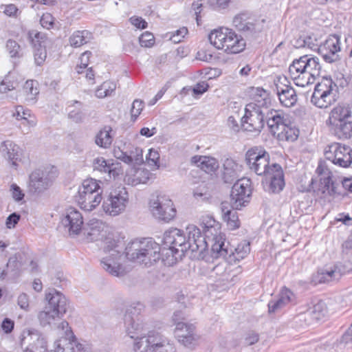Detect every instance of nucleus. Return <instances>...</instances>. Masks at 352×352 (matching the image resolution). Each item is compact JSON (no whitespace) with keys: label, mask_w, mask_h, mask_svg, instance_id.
I'll use <instances>...</instances> for the list:
<instances>
[{"label":"nucleus","mask_w":352,"mask_h":352,"mask_svg":"<svg viewBox=\"0 0 352 352\" xmlns=\"http://www.w3.org/2000/svg\"><path fill=\"white\" fill-rule=\"evenodd\" d=\"M19 86V82L14 74L10 73L2 80H0V94L12 91Z\"/></svg>","instance_id":"obj_43"},{"label":"nucleus","mask_w":352,"mask_h":352,"mask_svg":"<svg viewBox=\"0 0 352 352\" xmlns=\"http://www.w3.org/2000/svg\"><path fill=\"white\" fill-rule=\"evenodd\" d=\"M34 57L36 64L37 65H41L45 62L47 57L45 47L43 46L34 48Z\"/></svg>","instance_id":"obj_50"},{"label":"nucleus","mask_w":352,"mask_h":352,"mask_svg":"<svg viewBox=\"0 0 352 352\" xmlns=\"http://www.w3.org/2000/svg\"><path fill=\"white\" fill-rule=\"evenodd\" d=\"M113 155L118 160L122 161L126 164H129L128 151H123L120 148H115L113 149Z\"/></svg>","instance_id":"obj_60"},{"label":"nucleus","mask_w":352,"mask_h":352,"mask_svg":"<svg viewBox=\"0 0 352 352\" xmlns=\"http://www.w3.org/2000/svg\"><path fill=\"white\" fill-rule=\"evenodd\" d=\"M10 190L11 192L12 198L16 201H20L23 199L25 195L23 192V191L21 189V188L18 185H16V184H12L10 186Z\"/></svg>","instance_id":"obj_55"},{"label":"nucleus","mask_w":352,"mask_h":352,"mask_svg":"<svg viewBox=\"0 0 352 352\" xmlns=\"http://www.w3.org/2000/svg\"><path fill=\"white\" fill-rule=\"evenodd\" d=\"M221 210L223 218L227 222L228 226L230 230H235L240 226L237 212L234 210L228 209L227 204L222 203Z\"/></svg>","instance_id":"obj_38"},{"label":"nucleus","mask_w":352,"mask_h":352,"mask_svg":"<svg viewBox=\"0 0 352 352\" xmlns=\"http://www.w3.org/2000/svg\"><path fill=\"white\" fill-rule=\"evenodd\" d=\"M272 111H276L271 109V111H261L255 109H245V115L241 118L242 127L245 131L261 132L265 125V119L267 121L269 117L272 116Z\"/></svg>","instance_id":"obj_20"},{"label":"nucleus","mask_w":352,"mask_h":352,"mask_svg":"<svg viewBox=\"0 0 352 352\" xmlns=\"http://www.w3.org/2000/svg\"><path fill=\"white\" fill-rule=\"evenodd\" d=\"M258 334L254 331H250L245 335L244 343L247 346H250L256 343L258 341Z\"/></svg>","instance_id":"obj_59"},{"label":"nucleus","mask_w":352,"mask_h":352,"mask_svg":"<svg viewBox=\"0 0 352 352\" xmlns=\"http://www.w3.org/2000/svg\"><path fill=\"white\" fill-rule=\"evenodd\" d=\"M245 162L249 168L258 175L267 176L274 168L270 164V154L258 147H253L245 153Z\"/></svg>","instance_id":"obj_12"},{"label":"nucleus","mask_w":352,"mask_h":352,"mask_svg":"<svg viewBox=\"0 0 352 352\" xmlns=\"http://www.w3.org/2000/svg\"><path fill=\"white\" fill-rule=\"evenodd\" d=\"M17 303L21 309L28 311L29 308V296L26 294H21L18 297Z\"/></svg>","instance_id":"obj_62"},{"label":"nucleus","mask_w":352,"mask_h":352,"mask_svg":"<svg viewBox=\"0 0 352 352\" xmlns=\"http://www.w3.org/2000/svg\"><path fill=\"white\" fill-rule=\"evenodd\" d=\"M144 306L138 302L131 305L124 317L126 332L132 339H135V352H175L174 345L155 331H150L146 336L139 338L142 329L140 316Z\"/></svg>","instance_id":"obj_2"},{"label":"nucleus","mask_w":352,"mask_h":352,"mask_svg":"<svg viewBox=\"0 0 352 352\" xmlns=\"http://www.w3.org/2000/svg\"><path fill=\"white\" fill-rule=\"evenodd\" d=\"M190 162L207 173L215 172L219 166L216 158L206 155H195L191 157Z\"/></svg>","instance_id":"obj_32"},{"label":"nucleus","mask_w":352,"mask_h":352,"mask_svg":"<svg viewBox=\"0 0 352 352\" xmlns=\"http://www.w3.org/2000/svg\"><path fill=\"white\" fill-rule=\"evenodd\" d=\"M329 130L339 139H349L352 137V119Z\"/></svg>","instance_id":"obj_41"},{"label":"nucleus","mask_w":352,"mask_h":352,"mask_svg":"<svg viewBox=\"0 0 352 352\" xmlns=\"http://www.w3.org/2000/svg\"><path fill=\"white\" fill-rule=\"evenodd\" d=\"M102 199L103 211L112 217L124 212L129 201L126 189L121 186L111 188Z\"/></svg>","instance_id":"obj_8"},{"label":"nucleus","mask_w":352,"mask_h":352,"mask_svg":"<svg viewBox=\"0 0 352 352\" xmlns=\"http://www.w3.org/2000/svg\"><path fill=\"white\" fill-rule=\"evenodd\" d=\"M238 164L230 158H227L223 163L222 179L225 183L231 184L238 177Z\"/></svg>","instance_id":"obj_34"},{"label":"nucleus","mask_w":352,"mask_h":352,"mask_svg":"<svg viewBox=\"0 0 352 352\" xmlns=\"http://www.w3.org/2000/svg\"><path fill=\"white\" fill-rule=\"evenodd\" d=\"M204 231L206 236H209V235L213 236L212 238V244L215 242V237L219 236H222L221 234H217V230L219 228V224L217 222L212 218H209L206 222L203 223Z\"/></svg>","instance_id":"obj_44"},{"label":"nucleus","mask_w":352,"mask_h":352,"mask_svg":"<svg viewBox=\"0 0 352 352\" xmlns=\"http://www.w3.org/2000/svg\"><path fill=\"white\" fill-rule=\"evenodd\" d=\"M21 345L24 352H47V345L45 336L38 330H23L21 336Z\"/></svg>","instance_id":"obj_18"},{"label":"nucleus","mask_w":352,"mask_h":352,"mask_svg":"<svg viewBox=\"0 0 352 352\" xmlns=\"http://www.w3.org/2000/svg\"><path fill=\"white\" fill-rule=\"evenodd\" d=\"M352 119V104H338L334 107L329 114L326 121L327 126L331 129L338 125Z\"/></svg>","instance_id":"obj_26"},{"label":"nucleus","mask_w":352,"mask_h":352,"mask_svg":"<svg viewBox=\"0 0 352 352\" xmlns=\"http://www.w3.org/2000/svg\"><path fill=\"white\" fill-rule=\"evenodd\" d=\"M175 334L178 341L188 348L195 347L199 339V336L195 333V326L186 322H180L177 324Z\"/></svg>","instance_id":"obj_25"},{"label":"nucleus","mask_w":352,"mask_h":352,"mask_svg":"<svg viewBox=\"0 0 352 352\" xmlns=\"http://www.w3.org/2000/svg\"><path fill=\"white\" fill-rule=\"evenodd\" d=\"M92 39V34L88 30H78L69 37V43L74 47H78Z\"/></svg>","instance_id":"obj_39"},{"label":"nucleus","mask_w":352,"mask_h":352,"mask_svg":"<svg viewBox=\"0 0 352 352\" xmlns=\"http://www.w3.org/2000/svg\"><path fill=\"white\" fill-rule=\"evenodd\" d=\"M58 329H60L61 330L64 331L65 334L67 337L63 340H59L58 343H60L62 344L61 342H63V344L65 343L67 340H69L72 338H74V336L73 334V332L71 330L70 327H69V323L67 321H62L58 325Z\"/></svg>","instance_id":"obj_54"},{"label":"nucleus","mask_w":352,"mask_h":352,"mask_svg":"<svg viewBox=\"0 0 352 352\" xmlns=\"http://www.w3.org/2000/svg\"><path fill=\"white\" fill-rule=\"evenodd\" d=\"M307 311L310 313L312 319L316 323L322 319L327 312L325 303L322 301H319Z\"/></svg>","instance_id":"obj_42"},{"label":"nucleus","mask_w":352,"mask_h":352,"mask_svg":"<svg viewBox=\"0 0 352 352\" xmlns=\"http://www.w3.org/2000/svg\"><path fill=\"white\" fill-rule=\"evenodd\" d=\"M340 51V38L338 35H331L318 48L319 54L323 59L329 63L340 60L338 52Z\"/></svg>","instance_id":"obj_24"},{"label":"nucleus","mask_w":352,"mask_h":352,"mask_svg":"<svg viewBox=\"0 0 352 352\" xmlns=\"http://www.w3.org/2000/svg\"><path fill=\"white\" fill-rule=\"evenodd\" d=\"M214 239L215 242L212 244L211 248L213 257L226 258L228 256H234L236 260H240L245 258L250 252V243L246 241L239 243L237 247L232 248L226 241L224 236H216Z\"/></svg>","instance_id":"obj_10"},{"label":"nucleus","mask_w":352,"mask_h":352,"mask_svg":"<svg viewBox=\"0 0 352 352\" xmlns=\"http://www.w3.org/2000/svg\"><path fill=\"white\" fill-rule=\"evenodd\" d=\"M251 183L250 179L243 177L234 184L230 193L231 204L233 208L240 209L250 201L252 195Z\"/></svg>","instance_id":"obj_19"},{"label":"nucleus","mask_w":352,"mask_h":352,"mask_svg":"<svg viewBox=\"0 0 352 352\" xmlns=\"http://www.w3.org/2000/svg\"><path fill=\"white\" fill-rule=\"evenodd\" d=\"M68 117L76 123L82 122L84 113L82 112V104L80 101L73 100L67 107Z\"/></svg>","instance_id":"obj_40"},{"label":"nucleus","mask_w":352,"mask_h":352,"mask_svg":"<svg viewBox=\"0 0 352 352\" xmlns=\"http://www.w3.org/2000/svg\"><path fill=\"white\" fill-rule=\"evenodd\" d=\"M6 49L11 57H20L22 56L21 46L12 39H9L7 41Z\"/></svg>","instance_id":"obj_48"},{"label":"nucleus","mask_w":352,"mask_h":352,"mask_svg":"<svg viewBox=\"0 0 352 352\" xmlns=\"http://www.w3.org/2000/svg\"><path fill=\"white\" fill-rule=\"evenodd\" d=\"M187 243L192 256L197 259H204L208 250V243L201 234L200 230L194 225L186 228Z\"/></svg>","instance_id":"obj_17"},{"label":"nucleus","mask_w":352,"mask_h":352,"mask_svg":"<svg viewBox=\"0 0 352 352\" xmlns=\"http://www.w3.org/2000/svg\"><path fill=\"white\" fill-rule=\"evenodd\" d=\"M286 77H277L274 80L275 90L282 105L286 107L294 106L297 101L294 89L287 85Z\"/></svg>","instance_id":"obj_22"},{"label":"nucleus","mask_w":352,"mask_h":352,"mask_svg":"<svg viewBox=\"0 0 352 352\" xmlns=\"http://www.w3.org/2000/svg\"><path fill=\"white\" fill-rule=\"evenodd\" d=\"M251 96L252 102L246 105L248 109H255L263 112L271 111L269 109L271 107V98L267 91L261 87L252 88Z\"/></svg>","instance_id":"obj_29"},{"label":"nucleus","mask_w":352,"mask_h":352,"mask_svg":"<svg viewBox=\"0 0 352 352\" xmlns=\"http://www.w3.org/2000/svg\"><path fill=\"white\" fill-rule=\"evenodd\" d=\"M150 208L153 214L164 221L172 220L176 215V209L173 203L166 195H158L150 201Z\"/></svg>","instance_id":"obj_21"},{"label":"nucleus","mask_w":352,"mask_h":352,"mask_svg":"<svg viewBox=\"0 0 352 352\" xmlns=\"http://www.w3.org/2000/svg\"><path fill=\"white\" fill-rule=\"evenodd\" d=\"M139 41L141 46L151 47L155 43V38L152 33L146 32L140 36Z\"/></svg>","instance_id":"obj_52"},{"label":"nucleus","mask_w":352,"mask_h":352,"mask_svg":"<svg viewBox=\"0 0 352 352\" xmlns=\"http://www.w3.org/2000/svg\"><path fill=\"white\" fill-rule=\"evenodd\" d=\"M163 244L175 250L179 249L181 255H184L185 252L190 251V248L186 247L188 245L186 236L177 228H173L164 232Z\"/></svg>","instance_id":"obj_23"},{"label":"nucleus","mask_w":352,"mask_h":352,"mask_svg":"<svg viewBox=\"0 0 352 352\" xmlns=\"http://www.w3.org/2000/svg\"><path fill=\"white\" fill-rule=\"evenodd\" d=\"M48 303L44 309L38 314V319L41 326L51 325L60 319L67 309V302L65 296L54 290L46 294Z\"/></svg>","instance_id":"obj_4"},{"label":"nucleus","mask_w":352,"mask_h":352,"mask_svg":"<svg viewBox=\"0 0 352 352\" xmlns=\"http://www.w3.org/2000/svg\"><path fill=\"white\" fill-rule=\"evenodd\" d=\"M342 256L352 263V239L345 241L342 245Z\"/></svg>","instance_id":"obj_53"},{"label":"nucleus","mask_w":352,"mask_h":352,"mask_svg":"<svg viewBox=\"0 0 352 352\" xmlns=\"http://www.w3.org/2000/svg\"><path fill=\"white\" fill-rule=\"evenodd\" d=\"M160 258L164 265H173L175 264L178 258H181L183 255L179 252V249L175 250L173 248L165 246L162 250L160 248Z\"/></svg>","instance_id":"obj_36"},{"label":"nucleus","mask_w":352,"mask_h":352,"mask_svg":"<svg viewBox=\"0 0 352 352\" xmlns=\"http://www.w3.org/2000/svg\"><path fill=\"white\" fill-rule=\"evenodd\" d=\"M100 184H102L100 181L92 178L83 181L78 188V195L75 197L76 202L82 209L91 211L100 204L103 192Z\"/></svg>","instance_id":"obj_5"},{"label":"nucleus","mask_w":352,"mask_h":352,"mask_svg":"<svg viewBox=\"0 0 352 352\" xmlns=\"http://www.w3.org/2000/svg\"><path fill=\"white\" fill-rule=\"evenodd\" d=\"M69 346H72V352H85L86 349L84 344L77 342L76 339L74 336L72 339L67 340L65 343L63 344L62 348H67Z\"/></svg>","instance_id":"obj_49"},{"label":"nucleus","mask_w":352,"mask_h":352,"mask_svg":"<svg viewBox=\"0 0 352 352\" xmlns=\"http://www.w3.org/2000/svg\"><path fill=\"white\" fill-rule=\"evenodd\" d=\"M325 158L335 165L346 168L352 164V148L338 142L328 145L324 149Z\"/></svg>","instance_id":"obj_16"},{"label":"nucleus","mask_w":352,"mask_h":352,"mask_svg":"<svg viewBox=\"0 0 352 352\" xmlns=\"http://www.w3.org/2000/svg\"><path fill=\"white\" fill-rule=\"evenodd\" d=\"M0 152L11 162L13 167H17V162L21 160V150L19 146L10 140H6L0 146Z\"/></svg>","instance_id":"obj_31"},{"label":"nucleus","mask_w":352,"mask_h":352,"mask_svg":"<svg viewBox=\"0 0 352 352\" xmlns=\"http://www.w3.org/2000/svg\"><path fill=\"white\" fill-rule=\"evenodd\" d=\"M40 23L43 28L49 30L53 26V17L49 13L43 14L40 19Z\"/></svg>","instance_id":"obj_58"},{"label":"nucleus","mask_w":352,"mask_h":352,"mask_svg":"<svg viewBox=\"0 0 352 352\" xmlns=\"http://www.w3.org/2000/svg\"><path fill=\"white\" fill-rule=\"evenodd\" d=\"M270 113L272 116L267 120V126L272 135L281 141H295L298 138V131L288 126L278 111Z\"/></svg>","instance_id":"obj_14"},{"label":"nucleus","mask_w":352,"mask_h":352,"mask_svg":"<svg viewBox=\"0 0 352 352\" xmlns=\"http://www.w3.org/2000/svg\"><path fill=\"white\" fill-rule=\"evenodd\" d=\"M116 85L114 82L111 81L104 82L101 86L96 91V96L99 98L111 96L115 91Z\"/></svg>","instance_id":"obj_45"},{"label":"nucleus","mask_w":352,"mask_h":352,"mask_svg":"<svg viewBox=\"0 0 352 352\" xmlns=\"http://www.w3.org/2000/svg\"><path fill=\"white\" fill-rule=\"evenodd\" d=\"M111 132L112 128L110 126H105L97 133L95 138L96 144L101 148H109L113 142Z\"/></svg>","instance_id":"obj_37"},{"label":"nucleus","mask_w":352,"mask_h":352,"mask_svg":"<svg viewBox=\"0 0 352 352\" xmlns=\"http://www.w3.org/2000/svg\"><path fill=\"white\" fill-rule=\"evenodd\" d=\"M264 19H259L255 16L241 13L234 16L232 21L233 25L245 36L254 37L263 30Z\"/></svg>","instance_id":"obj_15"},{"label":"nucleus","mask_w":352,"mask_h":352,"mask_svg":"<svg viewBox=\"0 0 352 352\" xmlns=\"http://www.w3.org/2000/svg\"><path fill=\"white\" fill-rule=\"evenodd\" d=\"M143 108L144 102L142 100L136 99L133 102L131 109V120L133 121H135L137 119V118L141 113Z\"/></svg>","instance_id":"obj_51"},{"label":"nucleus","mask_w":352,"mask_h":352,"mask_svg":"<svg viewBox=\"0 0 352 352\" xmlns=\"http://www.w3.org/2000/svg\"><path fill=\"white\" fill-rule=\"evenodd\" d=\"M57 175V170L53 166L34 170L29 176V192L32 194L44 192L52 185Z\"/></svg>","instance_id":"obj_11"},{"label":"nucleus","mask_w":352,"mask_h":352,"mask_svg":"<svg viewBox=\"0 0 352 352\" xmlns=\"http://www.w3.org/2000/svg\"><path fill=\"white\" fill-rule=\"evenodd\" d=\"M210 43L218 50H223L227 54H238L245 47V42L231 30H214L209 34Z\"/></svg>","instance_id":"obj_6"},{"label":"nucleus","mask_w":352,"mask_h":352,"mask_svg":"<svg viewBox=\"0 0 352 352\" xmlns=\"http://www.w3.org/2000/svg\"><path fill=\"white\" fill-rule=\"evenodd\" d=\"M20 219V215L16 214V212H13L10 214L6 219V226L8 228H13L18 223Z\"/></svg>","instance_id":"obj_64"},{"label":"nucleus","mask_w":352,"mask_h":352,"mask_svg":"<svg viewBox=\"0 0 352 352\" xmlns=\"http://www.w3.org/2000/svg\"><path fill=\"white\" fill-rule=\"evenodd\" d=\"M269 177V185L267 190L276 193L280 192L285 186L284 174L281 166L274 163V168L266 176Z\"/></svg>","instance_id":"obj_30"},{"label":"nucleus","mask_w":352,"mask_h":352,"mask_svg":"<svg viewBox=\"0 0 352 352\" xmlns=\"http://www.w3.org/2000/svg\"><path fill=\"white\" fill-rule=\"evenodd\" d=\"M25 93L30 95V99H33L38 94V91L36 87H34L33 80H27L23 87Z\"/></svg>","instance_id":"obj_56"},{"label":"nucleus","mask_w":352,"mask_h":352,"mask_svg":"<svg viewBox=\"0 0 352 352\" xmlns=\"http://www.w3.org/2000/svg\"><path fill=\"white\" fill-rule=\"evenodd\" d=\"M34 272L37 269V264L30 255L25 252H19L10 256L6 264V269L0 268V280L6 277L10 279L17 278L24 270H28Z\"/></svg>","instance_id":"obj_7"},{"label":"nucleus","mask_w":352,"mask_h":352,"mask_svg":"<svg viewBox=\"0 0 352 352\" xmlns=\"http://www.w3.org/2000/svg\"><path fill=\"white\" fill-rule=\"evenodd\" d=\"M320 71L319 58L308 55L294 60L289 67L291 78L298 87L313 84L315 79L320 76Z\"/></svg>","instance_id":"obj_3"},{"label":"nucleus","mask_w":352,"mask_h":352,"mask_svg":"<svg viewBox=\"0 0 352 352\" xmlns=\"http://www.w3.org/2000/svg\"><path fill=\"white\" fill-rule=\"evenodd\" d=\"M318 177L319 182L314 188V192L317 195L325 198L328 196H335L340 195V183L333 181L332 173L327 166L320 163L316 170Z\"/></svg>","instance_id":"obj_13"},{"label":"nucleus","mask_w":352,"mask_h":352,"mask_svg":"<svg viewBox=\"0 0 352 352\" xmlns=\"http://www.w3.org/2000/svg\"><path fill=\"white\" fill-rule=\"evenodd\" d=\"M1 327L5 333H10L14 329V322L10 318H6L2 321Z\"/></svg>","instance_id":"obj_61"},{"label":"nucleus","mask_w":352,"mask_h":352,"mask_svg":"<svg viewBox=\"0 0 352 352\" xmlns=\"http://www.w3.org/2000/svg\"><path fill=\"white\" fill-rule=\"evenodd\" d=\"M129 164L134 163L136 165L141 164L143 162V151L142 149L139 147H135L132 146L129 152Z\"/></svg>","instance_id":"obj_46"},{"label":"nucleus","mask_w":352,"mask_h":352,"mask_svg":"<svg viewBox=\"0 0 352 352\" xmlns=\"http://www.w3.org/2000/svg\"><path fill=\"white\" fill-rule=\"evenodd\" d=\"M352 343V323L351 327L342 335L340 340V345H346Z\"/></svg>","instance_id":"obj_63"},{"label":"nucleus","mask_w":352,"mask_h":352,"mask_svg":"<svg viewBox=\"0 0 352 352\" xmlns=\"http://www.w3.org/2000/svg\"><path fill=\"white\" fill-rule=\"evenodd\" d=\"M350 271L351 269H346L344 265L339 263L318 270L315 279L319 283H327L338 280L343 274Z\"/></svg>","instance_id":"obj_28"},{"label":"nucleus","mask_w":352,"mask_h":352,"mask_svg":"<svg viewBox=\"0 0 352 352\" xmlns=\"http://www.w3.org/2000/svg\"><path fill=\"white\" fill-rule=\"evenodd\" d=\"M124 237L108 236L105 240L104 252L107 255L102 258V267L109 274L120 277L125 274L120 261L125 257L131 261L151 266L160 260V246L151 238L135 239L125 247Z\"/></svg>","instance_id":"obj_1"},{"label":"nucleus","mask_w":352,"mask_h":352,"mask_svg":"<svg viewBox=\"0 0 352 352\" xmlns=\"http://www.w3.org/2000/svg\"><path fill=\"white\" fill-rule=\"evenodd\" d=\"M338 86L331 78L324 77L318 82L311 98V103L319 108H327L336 100Z\"/></svg>","instance_id":"obj_9"},{"label":"nucleus","mask_w":352,"mask_h":352,"mask_svg":"<svg viewBox=\"0 0 352 352\" xmlns=\"http://www.w3.org/2000/svg\"><path fill=\"white\" fill-rule=\"evenodd\" d=\"M61 224L67 229L69 235L78 234L83 225L82 215L78 210L71 207L66 210Z\"/></svg>","instance_id":"obj_27"},{"label":"nucleus","mask_w":352,"mask_h":352,"mask_svg":"<svg viewBox=\"0 0 352 352\" xmlns=\"http://www.w3.org/2000/svg\"><path fill=\"white\" fill-rule=\"evenodd\" d=\"M29 110H25L22 106H17L15 111L13 113V116L17 120H27L28 116H30Z\"/></svg>","instance_id":"obj_57"},{"label":"nucleus","mask_w":352,"mask_h":352,"mask_svg":"<svg viewBox=\"0 0 352 352\" xmlns=\"http://www.w3.org/2000/svg\"><path fill=\"white\" fill-rule=\"evenodd\" d=\"M294 300V294L287 288H283L280 294L278 299L276 301H270L268 304L269 312H275Z\"/></svg>","instance_id":"obj_33"},{"label":"nucleus","mask_w":352,"mask_h":352,"mask_svg":"<svg viewBox=\"0 0 352 352\" xmlns=\"http://www.w3.org/2000/svg\"><path fill=\"white\" fill-rule=\"evenodd\" d=\"M28 39L34 48L45 46L43 45L45 36L36 30L28 32Z\"/></svg>","instance_id":"obj_47"},{"label":"nucleus","mask_w":352,"mask_h":352,"mask_svg":"<svg viewBox=\"0 0 352 352\" xmlns=\"http://www.w3.org/2000/svg\"><path fill=\"white\" fill-rule=\"evenodd\" d=\"M113 163L107 161L103 157H97L93 161V168L94 170H98L101 173H108L109 177H116L118 175L116 168L113 167Z\"/></svg>","instance_id":"obj_35"}]
</instances>
